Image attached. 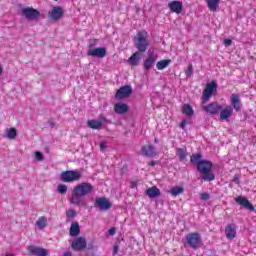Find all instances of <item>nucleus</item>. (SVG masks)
<instances>
[{"label":"nucleus","instance_id":"12","mask_svg":"<svg viewBox=\"0 0 256 256\" xmlns=\"http://www.w3.org/2000/svg\"><path fill=\"white\" fill-rule=\"evenodd\" d=\"M71 247L74 251H83L87 248V240L83 237H78L71 243Z\"/></svg>","mask_w":256,"mask_h":256},{"label":"nucleus","instance_id":"37","mask_svg":"<svg viewBox=\"0 0 256 256\" xmlns=\"http://www.w3.org/2000/svg\"><path fill=\"white\" fill-rule=\"evenodd\" d=\"M95 45H97V39H91L88 43L89 49L95 47Z\"/></svg>","mask_w":256,"mask_h":256},{"label":"nucleus","instance_id":"44","mask_svg":"<svg viewBox=\"0 0 256 256\" xmlns=\"http://www.w3.org/2000/svg\"><path fill=\"white\" fill-rule=\"evenodd\" d=\"M108 233H109V235H115L116 229L115 228H111V229L108 230Z\"/></svg>","mask_w":256,"mask_h":256},{"label":"nucleus","instance_id":"27","mask_svg":"<svg viewBox=\"0 0 256 256\" xmlns=\"http://www.w3.org/2000/svg\"><path fill=\"white\" fill-rule=\"evenodd\" d=\"M87 125L90 129H100L103 127V122L99 120H88Z\"/></svg>","mask_w":256,"mask_h":256},{"label":"nucleus","instance_id":"4","mask_svg":"<svg viewBox=\"0 0 256 256\" xmlns=\"http://www.w3.org/2000/svg\"><path fill=\"white\" fill-rule=\"evenodd\" d=\"M186 245L190 249H199L203 246V238L199 232H192L185 236Z\"/></svg>","mask_w":256,"mask_h":256},{"label":"nucleus","instance_id":"3","mask_svg":"<svg viewBox=\"0 0 256 256\" xmlns=\"http://www.w3.org/2000/svg\"><path fill=\"white\" fill-rule=\"evenodd\" d=\"M93 193V185L91 183L82 182L76 185L72 191L71 203L73 205H79L81 203V197H86Z\"/></svg>","mask_w":256,"mask_h":256},{"label":"nucleus","instance_id":"39","mask_svg":"<svg viewBox=\"0 0 256 256\" xmlns=\"http://www.w3.org/2000/svg\"><path fill=\"white\" fill-rule=\"evenodd\" d=\"M58 193H65V185L61 184L59 187H58Z\"/></svg>","mask_w":256,"mask_h":256},{"label":"nucleus","instance_id":"11","mask_svg":"<svg viewBox=\"0 0 256 256\" xmlns=\"http://www.w3.org/2000/svg\"><path fill=\"white\" fill-rule=\"evenodd\" d=\"M82 175L78 170H67L65 171V183H73L79 181Z\"/></svg>","mask_w":256,"mask_h":256},{"label":"nucleus","instance_id":"23","mask_svg":"<svg viewBox=\"0 0 256 256\" xmlns=\"http://www.w3.org/2000/svg\"><path fill=\"white\" fill-rule=\"evenodd\" d=\"M146 195L149 196L150 199H156V197L161 196V190H159V188L156 186H153L146 190Z\"/></svg>","mask_w":256,"mask_h":256},{"label":"nucleus","instance_id":"35","mask_svg":"<svg viewBox=\"0 0 256 256\" xmlns=\"http://www.w3.org/2000/svg\"><path fill=\"white\" fill-rule=\"evenodd\" d=\"M35 157H36V161H43V159H45V157L43 156V153L39 151L35 152Z\"/></svg>","mask_w":256,"mask_h":256},{"label":"nucleus","instance_id":"2","mask_svg":"<svg viewBox=\"0 0 256 256\" xmlns=\"http://www.w3.org/2000/svg\"><path fill=\"white\" fill-rule=\"evenodd\" d=\"M190 162L197 165L196 169L203 175V181H215V174L211 173V169H213V163L211 161L203 160V155L197 153L191 155Z\"/></svg>","mask_w":256,"mask_h":256},{"label":"nucleus","instance_id":"48","mask_svg":"<svg viewBox=\"0 0 256 256\" xmlns=\"http://www.w3.org/2000/svg\"><path fill=\"white\" fill-rule=\"evenodd\" d=\"M150 165H151V167H155V165H157V162L152 161V162L150 163Z\"/></svg>","mask_w":256,"mask_h":256},{"label":"nucleus","instance_id":"40","mask_svg":"<svg viewBox=\"0 0 256 256\" xmlns=\"http://www.w3.org/2000/svg\"><path fill=\"white\" fill-rule=\"evenodd\" d=\"M100 119L101 120H99V121H101L102 123H111V121H109V119H107V117H105V116H101Z\"/></svg>","mask_w":256,"mask_h":256},{"label":"nucleus","instance_id":"50","mask_svg":"<svg viewBox=\"0 0 256 256\" xmlns=\"http://www.w3.org/2000/svg\"><path fill=\"white\" fill-rule=\"evenodd\" d=\"M3 73V67L0 66V75Z\"/></svg>","mask_w":256,"mask_h":256},{"label":"nucleus","instance_id":"26","mask_svg":"<svg viewBox=\"0 0 256 256\" xmlns=\"http://www.w3.org/2000/svg\"><path fill=\"white\" fill-rule=\"evenodd\" d=\"M182 112L184 115H187L188 117H193L195 115V111L193 110V107L189 104H184L182 107Z\"/></svg>","mask_w":256,"mask_h":256},{"label":"nucleus","instance_id":"41","mask_svg":"<svg viewBox=\"0 0 256 256\" xmlns=\"http://www.w3.org/2000/svg\"><path fill=\"white\" fill-rule=\"evenodd\" d=\"M224 44L227 45L228 47H230V45L233 44V41L231 39H225Z\"/></svg>","mask_w":256,"mask_h":256},{"label":"nucleus","instance_id":"1","mask_svg":"<svg viewBox=\"0 0 256 256\" xmlns=\"http://www.w3.org/2000/svg\"><path fill=\"white\" fill-rule=\"evenodd\" d=\"M147 32L141 31L138 32L136 37L134 38V47L138 50L129 58L130 65L133 67L139 65V61L141 57H143V53L149 49V39L147 38Z\"/></svg>","mask_w":256,"mask_h":256},{"label":"nucleus","instance_id":"8","mask_svg":"<svg viewBox=\"0 0 256 256\" xmlns=\"http://www.w3.org/2000/svg\"><path fill=\"white\" fill-rule=\"evenodd\" d=\"M217 87H219V86L217 85V83L215 81H212L211 83H208L206 85V88L203 91V97H202L203 103H207V101H209V99H211V95H213V93H215V91H217Z\"/></svg>","mask_w":256,"mask_h":256},{"label":"nucleus","instance_id":"30","mask_svg":"<svg viewBox=\"0 0 256 256\" xmlns=\"http://www.w3.org/2000/svg\"><path fill=\"white\" fill-rule=\"evenodd\" d=\"M184 189L183 187H179V186H176V187H173L169 193L172 197H177V195H181L183 193Z\"/></svg>","mask_w":256,"mask_h":256},{"label":"nucleus","instance_id":"14","mask_svg":"<svg viewBox=\"0 0 256 256\" xmlns=\"http://www.w3.org/2000/svg\"><path fill=\"white\" fill-rule=\"evenodd\" d=\"M88 55L90 57H99L100 59H103V57L107 55V48L99 47V48L90 49L88 51Z\"/></svg>","mask_w":256,"mask_h":256},{"label":"nucleus","instance_id":"9","mask_svg":"<svg viewBox=\"0 0 256 256\" xmlns=\"http://www.w3.org/2000/svg\"><path fill=\"white\" fill-rule=\"evenodd\" d=\"M63 8L60 6H54L52 10L48 12V19L50 21H59L64 15Z\"/></svg>","mask_w":256,"mask_h":256},{"label":"nucleus","instance_id":"25","mask_svg":"<svg viewBox=\"0 0 256 256\" xmlns=\"http://www.w3.org/2000/svg\"><path fill=\"white\" fill-rule=\"evenodd\" d=\"M169 65H171V59L160 60L156 63V69H158V71H163V69H167Z\"/></svg>","mask_w":256,"mask_h":256},{"label":"nucleus","instance_id":"13","mask_svg":"<svg viewBox=\"0 0 256 256\" xmlns=\"http://www.w3.org/2000/svg\"><path fill=\"white\" fill-rule=\"evenodd\" d=\"M236 203L244 207V209H248V211H255V206L245 196H238L235 198Z\"/></svg>","mask_w":256,"mask_h":256},{"label":"nucleus","instance_id":"17","mask_svg":"<svg viewBox=\"0 0 256 256\" xmlns=\"http://www.w3.org/2000/svg\"><path fill=\"white\" fill-rule=\"evenodd\" d=\"M28 253H30V255H34V256H47L49 255V252H47L45 250V248H40L37 246H29L28 247Z\"/></svg>","mask_w":256,"mask_h":256},{"label":"nucleus","instance_id":"33","mask_svg":"<svg viewBox=\"0 0 256 256\" xmlns=\"http://www.w3.org/2000/svg\"><path fill=\"white\" fill-rule=\"evenodd\" d=\"M66 216H67L68 221H73L77 217V211H75L73 209H69L66 212Z\"/></svg>","mask_w":256,"mask_h":256},{"label":"nucleus","instance_id":"28","mask_svg":"<svg viewBox=\"0 0 256 256\" xmlns=\"http://www.w3.org/2000/svg\"><path fill=\"white\" fill-rule=\"evenodd\" d=\"M176 155L179 157V161H185L187 159V148H177Z\"/></svg>","mask_w":256,"mask_h":256},{"label":"nucleus","instance_id":"7","mask_svg":"<svg viewBox=\"0 0 256 256\" xmlns=\"http://www.w3.org/2000/svg\"><path fill=\"white\" fill-rule=\"evenodd\" d=\"M95 209H99V211H109L113 204L106 197L96 198L94 202Z\"/></svg>","mask_w":256,"mask_h":256},{"label":"nucleus","instance_id":"38","mask_svg":"<svg viewBox=\"0 0 256 256\" xmlns=\"http://www.w3.org/2000/svg\"><path fill=\"white\" fill-rule=\"evenodd\" d=\"M107 149V142L103 141L100 143V151L105 152V150Z\"/></svg>","mask_w":256,"mask_h":256},{"label":"nucleus","instance_id":"20","mask_svg":"<svg viewBox=\"0 0 256 256\" xmlns=\"http://www.w3.org/2000/svg\"><path fill=\"white\" fill-rule=\"evenodd\" d=\"M227 239H235L237 237V225L228 224L225 228Z\"/></svg>","mask_w":256,"mask_h":256},{"label":"nucleus","instance_id":"43","mask_svg":"<svg viewBox=\"0 0 256 256\" xmlns=\"http://www.w3.org/2000/svg\"><path fill=\"white\" fill-rule=\"evenodd\" d=\"M117 253H119V246L115 245L113 249V255H117Z\"/></svg>","mask_w":256,"mask_h":256},{"label":"nucleus","instance_id":"36","mask_svg":"<svg viewBox=\"0 0 256 256\" xmlns=\"http://www.w3.org/2000/svg\"><path fill=\"white\" fill-rule=\"evenodd\" d=\"M186 75H187L188 77H191V75H193V64H189V65H188V68H187V70H186Z\"/></svg>","mask_w":256,"mask_h":256},{"label":"nucleus","instance_id":"54","mask_svg":"<svg viewBox=\"0 0 256 256\" xmlns=\"http://www.w3.org/2000/svg\"><path fill=\"white\" fill-rule=\"evenodd\" d=\"M54 1H59V0H54Z\"/></svg>","mask_w":256,"mask_h":256},{"label":"nucleus","instance_id":"45","mask_svg":"<svg viewBox=\"0 0 256 256\" xmlns=\"http://www.w3.org/2000/svg\"><path fill=\"white\" fill-rule=\"evenodd\" d=\"M48 123H49L51 129H53V127H55V122L49 120Z\"/></svg>","mask_w":256,"mask_h":256},{"label":"nucleus","instance_id":"31","mask_svg":"<svg viewBox=\"0 0 256 256\" xmlns=\"http://www.w3.org/2000/svg\"><path fill=\"white\" fill-rule=\"evenodd\" d=\"M36 225L40 229H45V227H47V218L45 216L40 217L36 222Z\"/></svg>","mask_w":256,"mask_h":256},{"label":"nucleus","instance_id":"49","mask_svg":"<svg viewBox=\"0 0 256 256\" xmlns=\"http://www.w3.org/2000/svg\"><path fill=\"white\" fill-rule=\"evenodd\" d=\"M65 256H73V254L69 251L65 252Z\"/></svg>","mask_w":256,"mask_h":256},{"label":"nucleus","instance_id":"22","mask_svg":"<svg viewBox=\"0 0 256 256\" xmlns=\"http://www.w3.org/2000/svg\"><path fill=\"white\" fill-rule=\"evenodd\" d=\"M230 117H233V107L228 106L220 110V119H222V121H227Z\"/></svg>","mask_w":256,"mask_h":256},{"label":"nucleus","instance_id":"34","mask_svg":"<svg viewBox=\"0 0 256 256\" xmlns=\"http://www.w3.org/2000/svg\"><path fill=\"white\" fill-rule=\"evenodd\" d=\"M200 199L202 201H209V199H211V195H209V193L204 192L202 194H200Z\"/></svg>","mask_w":256,"mask_h":256},{"label":"nucleus","instance_id":"51","mask_svg":"<svg viewBox=\"0 0 256 256\" xmlns=\"http://www.w3.org/2000/svg\"><path fill=\"white\" fill-rule=\"evenodd\" d=\"M154 142H155V143H159V139L155 138V139H154Z\"/></svg>","mask_w":256,"mask_h":256},{"label":"nucleus","instance_id":"32","mask_svg":"<svg viewBox=\"0 0 256 256\" xmlns=\"http://www.w3.org/2000/svg\"><path fill=\"white\" fill-rule=\"evenodd\" d=\"M6 133L7 139H15V137H17V129L15 128L7 129Z\"/></svg>","mask_w":256,"mask_h":256},{"label":"nucleus","instance_id":"10","mask_svg":"<svg viewBox=\"0 0 256 256\" xmlns=\"http://www.w3.org/2000/svg\"><path fill=\"white\" fill-rule=\"evenodd\" d=\"M203 109L208 113V115H219L223 106L219 105L217 102H212L204 106Z\"/></svg>","mask_w":256,"mask_h":256},{"label":"nucleus","instance_id":"29","mask_svg":"<svg viewBox=\"0 0 256 256\" xmlns=\"http://www.w3.org/2000/svg\"><path fill=\"white\" fill-rule=\"evenodd\" d=\"M208 8L210 11H217L219 8V3H221V0H207Z\"/></svg>","mask_w":256,"mask_h":256},{"label":"nucleus","instance_id":"46","mask_svg":"<svg viewBox=\"0 0 256 256\" xmlns=\"http://www.w3.org/2000/svg\"><path fill=\"white\" fill-rule=\"evenodd\" d=\"M61 180H62V181H65V171H63V172L61 173Z\"/></svg>","mask_w":256,"mask_h":256},{"label":"nucleus","instance_id":"16","mask_svg":"<svg viewBox=\"0 0 256 256\" xmlns=\"http://www.w3.org/2000/svg\"><path fill=\"white\" fill-rule=\"evenodd\" d=\"M141 151L144 157L153 158L157 155V152L155 151V146L153 145L142 146Z\"/></svg>","mask_w":256,"mask_h":256},{"label":"nucleus","instance_id":"53","mask_svg":"<svg viewBox=\"0 0 256 256\" xmlns=\"http://www.w3.org/2000/svg\"><path fill=\"white\" fill-rule=\"evenodd\" d=\"M65 191H66V192L68 191V188H67V186L65 187Z\"/></svg>","mask_w":256,"mask_h":256},{"label":"nucleus","instance_id":"21","mask_svg":"<svg viewBox=\"0 0 256 256\" xmlns=\"http://www.w3.org/2000/svg\"><path fill=\"white\" fill-rule=\"evenodd\" d=\"M230 99H231L233 109H235V111L239 113V111H241V98L239 94H232Z\"/></svg>","mask_w":256,"mask_h":256},{"label":"nucleus","instance_id":"18","mask_svg":"<svg viewBox=\"0 0 256 256\" xmlns=\"http://www.w3.org/2000/svg\"><path fill=\"white\" fill-rule=\"evenodd\" d=\"M114 111L117 115H125V113L129 111V105H127V103L117 102L114 105Z\"/></svg>","mask_w":256,"mask_h":256},{"label":"nucleus","instance_id":"24","mask_svg":"<svg viewBox=\"0 0 256 256\" xmlns=\"http://www.w3.org/2000/svg\"><path fill=\"white\" fill-rule=\"evenodd\" d=\"M81 233V227H79V222H72L70 226L69 235L70 237H77Z\"/></svg>","mask_w":256,"mask_h":256},{"label":"nucleus","instance_id":"47","mask_svg":"<svg viewBox=\"0 0 256 256\" xmlns=\"http://www.w3.org/2000/svg\"><path fill=\"white\" fill-rule=\"evenodd\" d=\"M234 181H239V174L234 175Z\"/></svg>","mask_w":256,"mask_h":256},{"label":"nucleus","instance_id":"15","mask_svg":"<svg viewBox=\"0 0 256 256\" xmlns=\"http://www.w3.org/2000/svg\"><path fill=\"white\" fill-rule=\"evenodd\" d=\"M155 61H157V55L155 53H150L148 59H146L143 63L144 71H151V67L155 65Z\"/></svg>","mask_w":256,"mask_h":256},{"label":"nucleus","instance_id":"42","mask_svg":"<svg viewBox=\"0 0 256 256\" xmlns=\"http://www.w3.org/2000/svg\"><path fill=\"white\" fill-rule=\"evenodd\" d=\"M187 125V120H182L181 124H180V128L181 129H185V126Z\"/></svg>","mask_w":256,"mask_h":256},{"label":"nucleus","instance_id":"6","mask_svg":"<svg viewBox=\"0 0 256 256\" xmlns=\"http://www.w3.org/2000/svg\"><path fill=\"white\" fill-rule=\"evenodd\" d=\"M22 15L28 19V21H35L41 17V12L33 7L22 8Z\"/></svg>","mask_w":256,"mask_h":256},{"label":"nucleus","instance_id":"19","mask_svg":"<svg viewBox=\"0 0 256 256\" xmlns=\"http://www.w3.org/2000/svg\"><path fill=\"white\" fill-rule=\"evenodd\" d=\"M168 8L170 9V11L172 13H177V15H179V13H181V11H183V2L172 1V2L168 3Z\"/></svg>","mask_w":256,"mask_h":256},{"label":"nucleus","instance_id":"5","mask_svg":"<svg viewBox=\"0 0 256 256\" xmlns=\"http://www.w3.org/2000/svg\"><path fill=\"white\" fill-rule=\"evenodd\" d=\"M131 95H133V87H131V85H125L117 90L115 94V99H117L118 101H123V99L131 97Z\"/></svg>","mask_w":256,"mask_h":256},{"label":"nucleus","instance_id":"52","mask_svg":"<svg viewBox=\"0 0 256 256\" xmlns=\"http://www.w3.org/2000/svg\"><path fill=\"white\" fill-rule=\"evenodd\" d=\"M5 256H15L14 254H6Z\"/></svg>","mask_w":256,"mask_h":256}]
</instances>
